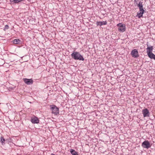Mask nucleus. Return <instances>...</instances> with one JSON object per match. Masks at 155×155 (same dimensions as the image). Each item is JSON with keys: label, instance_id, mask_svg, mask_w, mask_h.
I'll list each match as a JSON object with an SVG mask.
<instances>
[{"label": "nucleus", "instance_id": "nucleus-1", "mask_svg": "<svg viewBox=\"0 0 155 155\" xmlns=\"http://www.w3.org/2000/svg\"><path fill=\"white\" fill-rule=\"evenodd\" d=\"M147 47L146 48V50L148 56L150 58L155 60V55L152 53L153 49V46L149 45L148 42H147Z\"/></svg>", "mask_w": 155, "mask_h": 155}, {"label": "nucleus", "instance_id": "nucleus-2", "mask_svg": "<svg viewBox=\"0 0 155 155\" xmlns=\"http://www.w3.org/2000/svg\"><path fill=\"white\" fill-rule=\"evenodd\" d=\"M72 57L75 60L84 61L83 57L78 52H74L71 54Z\"/></svg>", "mask_w": 155, "mask_h": 155}, {"label": "nucleus", "instance_id": "nucleus-3", "mask_svg": "<svg viewBox=\"0 0 155 155\" xmlns=\"http://www.w3.org/2000/svg\"><path fill=\"white\" fill-rule=\"evenodd\" d=\"M50 109L52 111V113L54 115H57L59 114V109L57 107L54 105H52L50 106Z\"/></svg>", "mask_w": 155, "mask_h": 155}, {"label": "nucleus", "instance_id": "nucleus-4", "mask_svg": "<svg viewBox=\"0 0 155 155\" xmlns=\"http://www.w3.org/2000/svg\"><path fill=\"white\" fill-rule=\"evenodd\" d=\"M139 11L137 12L136 16H137L138 18H140L143 17V14L146 12V9L145 8H141L139 9Z\"/></svg>", "mask_w": 155, "mask_h": 155}, {"label": "nucleus", "instance_id": "nucleus-5", "mask_svg": "<svg viewBox=\"0 0 155 155\" xmlns=\"http://www.w3.org/2000/svg\"><path fill=\"white\" fill-rule=\"evenodd\" d=\"M118 27V30L119 31L123 32L126 30V27L125 24H123L122 23H119L117 25Z\"/></svg>", "mask_w": 155, "mask_h": 155}, {"label": "nucleus", "instance_id": "nucleus-6", "mask_svg": "<svg viewBox=\"0 0 155 155\" xmlns=\"http://www.w3.org/2000/svg\"><path fill=\"white\" fill-rule=\"evenodd\" d=\"M142 146L143 147L147 149L150 148L151 145L148 140H145L142 143Z\"/></svg>", "mask_w": 155, "mask_h": 155}, {"label": "nucleus", "instance_id": "nucleus-7", "mask_svg": "<svg viewBox=\"0 0 155 155\" xmlns=\"http://www.w3.org/2000/svg\"><path fill=\"white\" fill-rule=\"evenodd\" d=\"M31 122L33 124H38L39 123V120L38 118L35 116L31 117Z\"/></svg>", "mask_w": 155, "mask_h": 155}, {"label": "nucleus", "instance_id": "nucleus-8", "mask_svg": "<svg viewBox=\"0 0 155 155\" xmlns=\"http://www.w3.org/2000/svg\"><path fill=\"white\" fill-rule=\"evenodd\" d=\"M143 0L141 1H136V5H137V8L140 9L141 8H145L143 7Z\"/></svg>", "mask_w": 155, "mask_h": 155}, {"label": "nucleus", "instance_id": "nucleus-9", "mask_svg": "<svg viewBox=\"0 0 155 155\" xmlns=\"http://www.w3.org/2000/svg\"><path fill=\"white\" fill-rule=\"evenodd\" d=\"M23 81L27 85L32 84L33 83V81L32 79L23 78Z\"/></svg>", "mask_w": 155, "mask_h": 155}, {"label": "nucleus", "instance_id": "nucleus-10", "mask_svg": "<svg viewBox=\"0 0 155 155\" xmlns=\"http://www.w3.org/2000/svg\"><path fill=\"white\" fill-rule=\"evenodd\" d=\"M142 113L144 117H149V116L150 113L149 110L147 108H145L143 110Z\"/></svg>", "mask_w": 155, "mask_h": 155}, {"label": "nucleus", "instance_id": "nucleus-11", "mask_svg": "<svg viewBox=\"0 0 155 155\" xmlns=\"http://www.w3.org/2000/svg\"><path fill=\"white\" fill-rule=\"evenodd\" d=\"M107 24V22L105 21H97L96 23V24L97 26H101L103 25H106Z\"/></svg>", "mask_w": 155, "mask_h": 155}, {"label": "nucleus", "instance_id": "nucleus-12", "mask_svg": "<svg viewBox=\"0 0 155 155\" xmlns=\"http://www.w3.org/2000/svg\"><path fill=\"white\" fill-rule=\"evenodd\" d=\"M70 152L72 155H78V152L73 149H71Z\"/></svg>", "mask_w": 155, "mask_h": 155}, {"label": "nucleus", "instance_id": "nucleus-13", "mask_svg": "<svg viewBox=\"0 0 155 155\" xmlns=\"http://www.w3.org/2000/svg\"><path fill=\"white\" fill-rule=\"evenodd\" d=\"M0 142L2 143V145L5 144V140L3 137H0Z\"/></svg>", "mask_w": 155, "mask_h": 155}, {"label": "nucleus", "instance_id": "nucleus-14", "mask_svg": "<svg viewBox=\"0 0 155 155\" xmlns=\"http://www.w3.org/2000/svg\"><path fill=\"white\" fill-rule=\"evenodd\" d=\"M13 42L14 44H18L20 42V40L19 39H15L13 41Z\"/></svg>", "mask_w": 155, "mask_h": 155}, {"label": "nucleus", "instance_id": "nucleus-15", "mask_svg": "<svg viewBox=\"0 0 155 155\" xmlns=\"http://www.w3.org/2000/svg\"><path fill=\"white\" fill-rule=\"evenodd\" d=\"M131 54L133 57H136V49H134L132 51Z\"/></svg>", "mask_w": 155, "mask_h": 155}, {"label": "nucleus", "instance_id": "nucleus-16", "mask_svg": "<svg viewBox=\"0 0 155 155\" xmlns=\"http://www.w3.org/2000/svg\"><path fill=\"white\" fill-rule=\"evenodd\" d=\"M25 0H11L12 2H13L15 3H18Z\"/></svg>", "mask_w": 155, "mask_h": 155}, {"label": "nucleus", "instance_id": "nucleus-17", "mask_svg": "<svg viewBox=\"0 0 155 155\" xmlns=\"http://www.w3.org/2000/svg\"><path fill=\"white\" fill-rule=\"evenodd\" d=\"M140 138L137 137L136 138V145H138L139 143L140 142ZM136 147H138L137 146H136Z\"/></svg>", "mask_w": 155, "mask_h": 155}, {"label": "nucleus", "instance_id": "nucleus-18", "mask_svg": "<svg viewBox=\"0 0 155 155\" xmlns=\"http://www.w3.org/2000/svg\"><path fill=\"white\" fill-rule=\"evenodd\" d=\"M9 26L8 25H6L4 29H8Z\"/></svg>", "mask_w": 155, "mask_h": 155}, {"label": "nucleus", "instance_id": "nucleus-19", "mask_svg": "<svg viewBox=\"0 0 155 155\" xmlns=\"http://www.w3.org/2000/svg\"><path fill=\"white\" fill-rule=\"evenodd\" d=\"M139 55L138 54V51L137 50H136V58L139 57Z\"/></svg>", "mask_w": 155, "mask_h": 155}]
</instances>
